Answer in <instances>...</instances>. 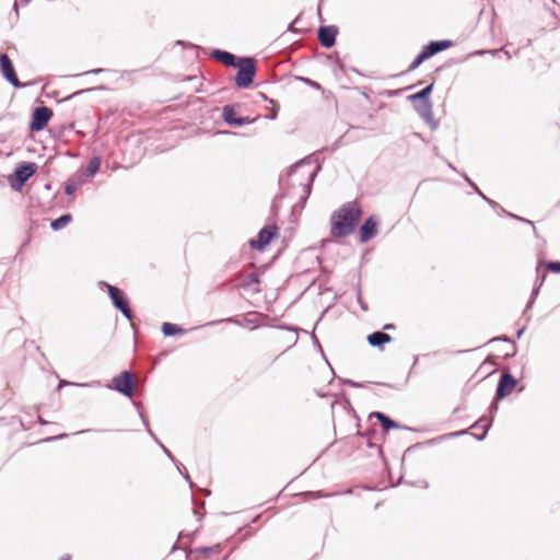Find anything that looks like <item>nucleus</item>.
<instances>
[{
	"instance_id": "obj_26",
	"label": "nucleus",
	"mask_w": 560,
	"mask_h": 560,
	"mask_svg": "<svg viewBox=\"0 0 560 560\" xmlns=\"http://www.w3.org/2000/svg\"><path fill=\"white\" fill-rule=\"evenodd\" d=\"M330 289L329 288H326L323 285V282H319V285H318V292L319 294H325L326 292H329Z\"/></svg>"
},
{
	"instance_id": "obj_9",
	"label": "nucleus",
	"mask_w": 560,
	"mask_h": 560,
	"mask_svg": "<svg viewBox=\"0 0 560 560\" xmlns=\"http://www.w3.org/2000/svg\"><path fill=\"white\" fill-rule=\"evenodd\" d=\"M517 384V381L512 376L510 373L505 372L502 373L498 387L495 396L498 399H503L508 395L512 393V390L515 388Z\"/></svg>"
},
{
	"instance_id": "obj_24",
	"label": "nucleus",
	"mask_w": 560,
	"mask_h": 560,
	"mask_svg": "<svg viewBox=\"0 0 560 560\" xmlns=\"http://www.w3.org/2000/svg\"><path fill=\"white\" fill-rule=\"evenodd\" d=\"M100 164H101V162L97 158L93 159L89 165L90 173L94 174L100 168Z\"/></svg>"
},
{
	"instance_id": "obj_14",
	"label": "nucleus",
	"mask_w": 560,
	"mask_h": 560,
	"mask_svg": "<svg viewBox=\"0 0 560 560\" xmlns=\"http://www.w3.org/2000/svg\"><path fill=\"white\" fill-rule=\"evenodd\" d=\"M536 270H537L538 276H540L542 278V280H545L548 271L556 272V273L560 272V262L559 261L541 260L538 262Z\"/></svg>"
},
{
	"instance_id": "obj_12",
	"label": "nucleus",
	"mask_w": 560,
	"mask_h": 560,
	"mask_svg": "<svg viewBox=\"0 0 560 560\" xmlns=\"http://www.w3.org/2000/svg\"><path fill=\"white\" fill-rule=\"evenodd\" d=\"M37 171V165L32 162L23 163L19 165L14 171L15 179L23 185L31 176Z\"/></svg>"
},
{
	"instance_id": "obj_1",
	"label": "nucleus",
	"mask_w": 560,
	"mask_h": 560,
	"mask_svg": "<svg viewBox=\"0 0 560 560\" xmlns=\"http://www.w3.org/2000/svg\"><path fill=\"white\" fill-rule=\"evenodd\" d=\"M362 215L363 211L358 201H350L340 206L331 213L330 234L337 238L351 235Z\"/></svg>"
},
{
	"instance_id": "obj_10",
	"label": "nucleus",
	"mask_w": 560,
	"mask_h": 560,
	"mask_svg": "<svg viewBox=\"0 0 560 560\" xmlns=\"http://www.w3.org/2000/svg\"><path fill=\"white\" fill-rule=\"evenodd\" d=\"M378 221L375 217L368 218L359 230L361 243H366L377 234Z\"/></svg>"
},
{
	"instance_id": "obj_2",
	"label": "nucleus",
	"mask_w": 560,
	"mask_h": 560,
	"mask_svg": "<svg viewBox=\"0 0 560 560\" xmlns=\"http://www.w3.org/2000/svg\"><path fill=\"white\" fill-rule=\"evenodd\" d=\"M235 67H238V72L235 77V83L240 88H247L252 84L255 75V62L252 58H242Z\"/></svg>"
},
{
	"instance_id": "obj_16",
	"label": "nucleus",
	"mask_w": 560,
	"mask_h": 560,
	"mask_svg": "<svg viewBox=\"0 0 560 560\" xmlns=\"http://www.w3.org/2000/svg\"><path fill=\"white\" fill-rule=\"evenodd\" d=\"M368 341L373 347H382L392 341V337L383 331H375L368 336Z\"/></svg>"
},
{
	"instance_id": "obj_30",
	"label": "nucleus",
	"mask_w": 560,
	"mask_h": 560,
	"mask_svg": "<svg viewBox=\"0 0 560 560\" xmlns=\"http://www.w3.org/2000/svg\"><path fill=\"white\" fill-rule=\"evenodd\" d=\"M490 410L491 411H497L498 410V405L495 402H492L491 406H490Z\"/></svg>"
},
{
	"instance_id": "obj_4",
	"label": "nucleus",
	"mask_w": 560,
	"mask_h": 560,
	"mask_svg": "<svg viewBox=\"0 0 560 560\" xmlns=\"http://www.w3.org/2000/svg\"><path fill=\"white\" fill-rule=\"evenodd\" d=\"M451 40H440V42H431L429 45L424 46L422 51L418 55V57L413 60V62L409 66V70L412 71L418 68L424 60L434 56L435 54L447 49L451 47Z\"/></svg>"
},
{
	"instance_id": "obj_11",
	"label": "nucleus",
	"mask_w": 560,
	"mask_h": 560,
	"mask_svg": "<svg viewBox=\"0 0 560 560\" xmlns=\"http://www.w3.org/2000/svg\"><path fill=\"white\" fill-rule=\"evenodd\" d=\"M338 28L336 26H322L318 30V40L322 46L330 48L335 45Z\"/></svg>"
},
{
	"instance_id": "obj_21",
	"label": "nucleus",
	"mask_w": 560,
	"mask_h": 560,
	"mask_svg": "<svg viewBox=\"0 0 560 560\" xmlns=\"http://www.w3.org/2000/svg\"><path fill=\"white\" fill-rule=\"evenodd\" d=\"M490 428V422L485 419V418H481L479 419L474 425H472V429L477 430V429H482V433L480 435H477V433H474L479 440H482L485 439L486 436V433L488 431V429Z\"/></svg>"
},
{
	"instance_id": "obj_33",
	"label": "nucleus",
	"mask_w": 560,
	"mask_h": 560,
	"mask_svg": "<svg viewBox=\"0 0 560 560\" xmlns=\"http://www.w3.org/2000/svg\"><path fill=\"white\" fill-rule=\"evenodd\" d=\"M394 326L392 324H387L384 326V329H392Z\"/></svg>"
},
{
	"instance_id": "obj_7",
	"label": "nucleus",
	"mask_w": 560,
	"mask_h": 560,
	"mask_svg": "<svg viewBox=\"0 0 560 560\" xmlns=\"http://www.w3.org/2000/svg\"><path fill=\"white\" fill-rule=\"evenodd\" d=\"M52 116V110L46 106L37 107L33 112L32 121L30 124V129L32 131H40L43 130L49 122Z\"/></svg>"
},
{
	"instance_id": "obj_15",
	"label": "nucleus",
	"mask_w": 560,
	"mask_h": 560,
	"mask_svg": "<svg viewBox=\"0 0 560 560\" xmlns=\"http://www.w3.org/2000/svg\"><path fill=\"white\" fill-rule=\"evenodd\" d=\"M432 89H433V84H430L429 86H427L425 89L421 90L420 92L410 95L409 100L411 102L421 101V102H423L424 108L427 110H431L432 104H431V102L429 100V96H430V93H431Z\"/></svg>"
},
{
	"instance_id": "obj_5",
	"label": "nucleus",
	"mask_w": 560,
	"mask_h": 560,
	"mask_svg": "<svg viewBox=\"0 0 560 560\" xmlns=\"http://www.w3.org/2000/svg\"><path fill=\"white\" fill-rule=\"evenodd\" d=\"M112 383L113 386H109V388H113L127 397H132L136 385V377L131 372H121L112 380Z\"/></svg>"
},
{
	"instance_id": "obj_19",
	"label": "nucleus",
	"mask_w": 560,
	"mask_h": 560,
	"mask_svg": "<svg viewBox=\"0 0 560 560\" xmlns=\"http://www.w3.org/2000/svg\"><path fill=\"white\" fill-rule=\"evenodd\" d=\"M162 332L165 336H175V335H183L185 332V330L175 324L164 323L162 325Z\"/></svg>"
},
{
	"instance_id": "obj_22",
	"label": "nucleus",
	"mask_w": 560,
	"mask_h": 560,
	"mask_svg": "<svg viewBox=\"0 0 560 560\" xmlns=\"http://www.w3.org/2000/svg\"><path fill=\"white\" fill-rule=\"evenodd\" d=\"M220 550V545H214V546H211V547H200V548H197L195 549V552H199V553H203V555H209L211 552H217Z\"/></svg>"
},
{
	"instance_id": "obj_29",
	"label": "nucleus",
	"mask_w": 560,
	"mask_h": 560,
	"mask_svg": "<svg viewBox=\"0 0 560 560\" xmlns=\"http://www.w3.org/2000/svg\"><path fill=\"white\" fill-rule=\"evenodd\" d=\"M73 190H74V188H73L72 186H70V185H68V186L66 187V192H67L68 195L72 194V192H73Z\"/></svg>"
},
{
	"instance_id": "obj_18",
	"label": "nucleus",
	"mask_w": 560,
	"mask_h": 560,
	"mask_svg": "<svg viewBox=\"0 0 560 560\" xmlns=\"http://www.w3.org/2000/svg\"><path fill=\"white\" fill-rule=\"evenodd\" d=\"M214 57L226 66L235 67L237 65L235 61V56L228 51L218 50L214 52Z\"/></svg>"
},
{
	"instance_id": "obj_35",
	"label": "nucleus",
	"mask_w": 560,
	"mask_h": 560,
	"mask_svg": "<svg viewBox=\"0 0 560 560\" xmlns=\"http://www.w3.org/2000/svg\"><path fill=\"white\" fill-rule=\"evenodd\" d=\"M464 432H455L453 433V435H459V434H463Z\"/></svg>"
},
{
	"instance_id": "obj_8",
	"label": "nucleus",
	"mask_w": 560,
	"mask_h": 560,
	"mask_svg": "<svg viewBox=\"0 0 560 560\" xmlns=\"http://www.w3.org/2000/svg\"><path fill=\"white\" fill-rule=\"evenodd\" d=\"M0 69L4 78L15 88H20L21 83L15 73L13 63L7 54L0 56Z\"/></svg>"
},
{
	"instance_id": "obj_31",
	"label": "nucleus",
	"mask_w": 560,
	"mask_h": 560,
	"mask_svg": "<svg viewBox=\"0 0 560 560\" xmlns=\"http://www.w3.org/2000/svg\"><path fill=\"white\" fill-rule=\"evenodd\" d=\"M248 280H250V281L258 280V277H257V275H250Z\"/></svg>"
},
{
	"instance_id": "obj_17",
	"label": "nucleus",
	"mask_w": 560,
	"mask_h": 560,
	"mask_svg": "<svg viewBox=\"0 0 560 560\" xmlns=\"http://www.w3.org/2000/svg\"><path fill=\"white\" fill-rule=\"evenodd\" d=\"M373 416L381 422L385 431L398 428V424L382 412H374Z\"/></svg>"
},
{
	"instance_id": "obj_28",
	"label": "nucleus",
	"mask_w": 560,
	"mask_h": 560,
	"mask_svg": "<svg viewBox=\"0 0 560 560\" xmlns=\"http://www.w3.org/2000/svg\"><path fill=\"white\" fill-rule=\"evenodd\" d=\"M307 497L312 498V499H316V498H319V493L317 492H310V493H306Z\"/></svg>"
},
{
	"instance_id": "obj_25",
	"label": "nucleus",
	"mask_w": 560,
	"mask_h": 560,
	"mask_svg": "<svg viewBox=\"0 0 560 560\" xmlns=\"http://www.w3.org/2000/svg\"><path fill=\"white\" fill-rule=\"evenodd\" d=\"M538 291H539V287H536V288L533 289L532 299L528 302L527 307H529L533 304L535 296L538 294Z\"/></svg>"
},
{
	"instance_id": "obj_32",
	"label": "nucleus",
	"mask_w": 560,
	"mask_h": 560,
	"mask_svg": "<svg viewBox=\"0 0 560 560\" xmlns=\"http://www.w3.org/2000/svg\"><path fill=\"white\" fill-rule=\"evenodd\" d=\"M523 332H524V328L520 329V330L517 331V338H521V336L523 335Z\"/></svg>"
},
{
	"instance_id": "obj_27",
	"label": "nucleus",
	"mask_w": 560,
	"mask_h": 560,
	"mask_svg": "<svg viewBox=\"0 0 560 560\" xmlns=\"http://www.w3.org/2000/svg\"><path fill=\"white\" fill-rule=\"evenodd\" d=\"M346 383L349 384L351 387H361L362 386L361 384L353 382L351 380H348Z\"/></svg>"
},
{
	"instance_id": "obj_20",
	"label": "nucleus",
	"mask_w": 560,
	"mask_h": 560,
	"mask_svg": "<svg viewBox=\"0 0 560 560\" xmlns=\"http://www.w3.org/2000/svg\"><path fill=\"white\" fill-rule=\"evenodd\" d=\"M71 221H72L71 214H63L60 218L54 220L50 223V226L52 230L57 231V230H60V229L65 228L66 225H68Z\"/></svg>"
},
{
	"instance_id": "obj_13",
	"label": "nucleus",
	"mask_w": 560,
	"mask_h": 560,
	"mask_svg": "<svg viewBox=\"0 0 560 560\" xmlns=\"http://www.w3.org/2000/svg\"><path fill=\"white\" fill-rule=\"evenodd\" d=\"M222 116H223V119L225 122H228L230 125H235V126H242L244 124H248L252 121L247 117L246 118L237 117L235 108L233 106H224Z\"/></svg>"
},
{
	"instance_id": "obj_3",
	"label": "nucleus",
	"mask_w": 560,
	"mask_h": 560,
	"mask_svg": "<svg viewBox=\"0 0 560 560\" xmlns=\"http://www.w3.org/2000/svg\"><path fill=\"white\" fill-rule=\"evenodd\" d=\"M279 228L276 224H269L259 231L257 238L249 241V246L253 249L262 252L273 240L279 238Z\"/></svg>"
},
{
	"instance_id": "obj_34",
	"label": "nucleus",
	"mask_w": 560,
	"mask_h": 560,
	"mask_svg": "<svg viewBox=\"0 0 560 560\" xmlns=\"http://www.w3.org/2000/svg\"><path fill=\"white\" fill-rule=\"evenodd\" d=\"M184 477H185V479H186L187 481H189V482L191 483L190 477H189V475H188L187 472L184 475Z\"/></svg>"
},
{
	"instance_id": "obj_6",
	"label": "nucleus",
	"mask_w": 560,
	"mask_h": 560,
	"mask_svg": "<svg viewBox=\"0 0 560 560\" xmlns=\"http://www.w3.org/2000/svg\"><path fill=\"white\" fill-rule=\"evenodd\" d=\"M103 283L106 284L108 294L115 307L118 308L122 313V315L130 320L133 315L124 292L120 289L108 284L107 282Z\"/></svg>"
},
{
	"instance_id": "obj_23",
	"label": "nucleus",
	"mask_w": 560,
	"mask_h": 560,
	"mask_svg": "<svg viewBox=\"0 0 560 560\" xmlns=\"http://www.w3.org/2000/svg\"><path fill=\"white\" fill-rule=\"evenodd\" d=\"M143 422L148 429V432L150 433V435L161 445V447L163 448V451L166 453V455L172 459L174 460V457L173 455L171 454V452L155 438L154 433L150 430L149 428V424L147 422V420L143 419Z\"/></svg>"
}]
</instances>
